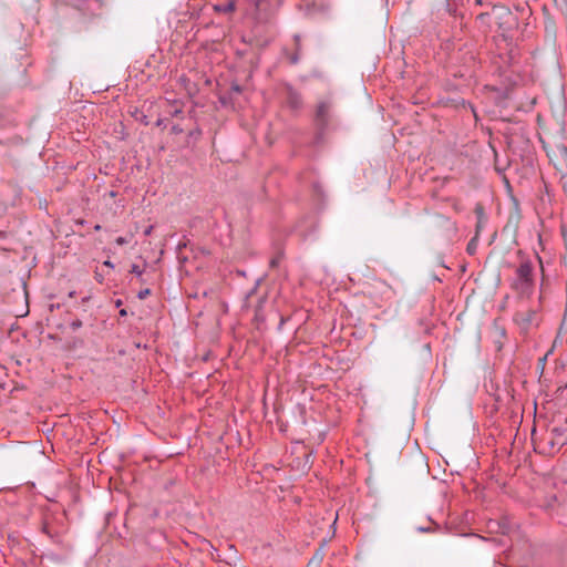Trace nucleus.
I'll use <instances>...</instances> for the list:
<instances>
[{
	"mask_svg": "<svg viewBox=\"0 0 567 567\" xmlns=\"http://www.w3.org/2000/svg\"><path fill=\"white\" fill-rule=\"evenodd\" d=\"M150 293H151V290L146 288V289H144V290H141V291L137 293V298H138V299H144V298H146Z\"/></svg>",
	"mask_w": 567,
	"mask_h": 567,
	"instance_id": "f8f14e48",
	"label": "nucleus"
},
{
	"mask_svg": "<svg viewBox=\"0 0 567 567\" xmlns=\"http://www.w3.org/2000/svg\"><path fill=\"white\" fill-rule=\"evenodd\" d=\"M131 272L136 275L138 278L143 275V270L136 264L132 265Z\"/></svg>",
	"mask_w": 567,
	"mask_h": 567,
	"instance_id": "9d476101",
	"label": "nucleus"
},
{
	"mask_svg": "<svg viewBox=\"0 0 567 567\" xmlns=\"http://www.w3.org/2000/svg\"><path fill=\"white\" fill-rule=\"evenodd\" d=\"M285 94L287 103L291 109L297 110L302 105L301 94L290 84L285 85Z\"/></svg>",
	"mask_w": 567,
	"mask_h": 567,
	"instance_id": "20e7f679",
	"label": "nucleus"
},
{
	"mask_svg": "<svg viewBox=\"0 0 567 567\" xmlns=\"http://www.w3.org/2000/svg\"><path fill=\"white\" fill-rule=\"evenodd\" d=\"M567 429L565 426H555L551 429V434L555 437H560L566 433Z\"/></svg>",
	"mask_w": 567,
	"mask_h": 567,
	"instance_id": "6e6552de",
	"label": "nucleus"
},
{
	"mask_svg": "<svg viewBox=\"0 0 567 567\" xmlns=\"http://www.w3.org/2000/svg\"><path fill=\"white\" fill-rule=\"evenodd\" d=\"M152 229H153V226L147 227V228L145 229V231H144L145 236L151 235Z\"/></svg>",
	"mask_w": 567,
	"mask_h": 567,
	"instance_id": "6ab92c4d",
	"label": "nucleus"
},
{
	"mask_svg": "<svg viewBox=\"0 0 567 567\" xmlns=\"http://www.w3.org/2000/svg\"><path fill=\"white\" fill-rule=\"evenodd\" d=\"M533 270L532 261L525 260L516 268L511 279L512 289L517 292L520 298H529L533 295L535 286Z\"/></svg>",
	"mask_w": 567,
	"mask_h": 567,
	"instance_id": "f257e3e1",
	"label": "nucleus"
},
{
	"mask_svg": "<svg viewBox=\"0 0 567 567\" xmlns=\"http://www.w3.org/2000/svg\"><path fill=\"white\" fill-rule=\"evenodd\" d=\"M565 265L567 266V257H565Z\"/></svg>",
	"mask_w": 567,
	"mask_h": 567,
	"instance_id": "bb28decb",
	"label": "nucleus"
},
{
	"mask_svg": "<svg viewBox=\"0 0 567 567\" xmlns=\"http://www.w3.org/2000/svg\"><path fill=\"white\" fill-rule=\"evenodd\" d=\"M299 59H300V58H299V53H298V52H296L295 54H292V55L290 56V62H291L292 64H297V63L299 62Z\"/></svg>",
	"mask_w": 567,
	"mask_h": 567,
	"instance_id": "4468645a",
	"label": "nucleus"
},
{
	"mask_svg": "<svg viewBox=\"0 0 567 567\" xmlns=\"http://www.w3.org/2000/svg\"><path fill=\"white\" fill-rule=\"evenodd\" d=\"M81 327H82V321H80V320H74V321L71 322V328L73 330H76V329H79Z\"/></svg>",
	"mask_w": 567,
	"mask_h": 567,
	"instance_id": "ddd939ff",
	"label": "nucleus"
},
{
	"mask_svg": "<svg viewBox=\"0 0 567 567\" xmlns=\"http://www.w3.org/2000/svg\"><path fill=\"white\" fill-rule=\"evenodd\" d=\"M104 266L110 267V268H114V264L112 261H110V260H105L104 261Z\"/></svg>",
	"mask_w": 567,
	"mask_h": 567,
	"instance_id": "a211bd4d",
	"label": "nucleus"
},
{
	"mask_svg": "<svg viewBox=\"0 0 567 567\" xmlns=\"http://www.w3.org/2000/svg\"><path fill=\"white\" fill-rule=\"evenodd\" d=\"M127 315V311L125 309L120 310V316L125 317Z\"/></svg>",
	"mask_w": 567,
	"mask_h": 567,
	"instance_id": "4be33fe9",
	"label": "nucleus"
},
{
	"mask_svg": "<svg viewBox=\"0 0 567 567\" xmlns=\"http://www.w3.org/2000/svg\"><path fill=\"white\" fill-rule=\"evenodd\" d=\"M476 1H477V3H480V4L482 3V2H481V0H476Z\"/></svg>",
	"mask_w": 567,
	"mask_h": 567,
	"instance_id": "cd10ccee",
	"label": "nucleus"
},
{
	"mask_svg": "<svg viewBox=\"0 0 567 567\" xmlns=\"http://www.w3.org/2000/svg\"><path fill=\"white\" fill-rule=\"evenodd\" d=\"M475 214L477 217L476 236H478V233L481 231L483 226L487 223V217H486L484 209L481 205H477L475 207Z\"/></svg>",
	"mask_w": 567,
	"mask_h": 567,
	"instance_id": "39448f33",
	"label": "nucleus"
},
{
	"mask_svg": "<svg viewBox=\"0 0 567 567\" xmlns=\"http://www.w3.org/2000/svg\"><path fill=\"white\" fill-rule=\"evenodd\" d=\"M323 557H324V554L322 551V549H319L315 555L313 557L310 559L308 566H315V567H318L321 561L323 560Z\"/></svg>",
	"mask_w": 567,
	"mask_h": 567,
	"instance_id": "0eeeda50",
	"label": "nucleus"
},
{
	"mask_svg": "<svg viewBox=\"0 0 567 567\" xmlns=\"http://www.w3.org/2000/svg\"><path fill=\"white\" fill-rule=\"evenodd\" d=\"M487 17H488V13H481V14L477 16V19L481 20V21H484L485 18H487Z\"/></svg>",
	"mask_w": 567,
	"mask_h": 567,
	"instance_id": "f3484780",
	"label": "nucleus"
},
{
	"mask_svg": "<svg viewBox=\"0 0 567 567\" xmlns=\"http://www.w3.org/2000/svg\"><path fill=\"white\" fill-rule=\"evenodd\" d=\"M564 188H565V190L567 192V183L565 184Z\"/></svg>",
	"mask_w": 567,
	"mask_h": 567,
	"instance_id": "393cba45",
	"label": "nucleus"
},
{
	"mask_svg": "<svg viewBox=\"0 0 567 567\" xmlns=\"http://www.w3.org/2000/svg\"><path fill=\"white\" fill-rule=\"evenodd\" d=\"M559 152H560V154L563 156V162H564L565 167L567 169V148L565 146H560L559 147Z\"/></svg>",
	"mask_w": 567,
	"mask_h": 567,
	"instance_id": "9b49d317",
	"label": "nucleus"
},
{
	"mask_svg": "<svg viewBox=\"0 0 567 567\" xmlns=\"http://www.w3.org/2000/svg\"><path fill=\"white\" fill-rule=\"evenodd\" d=\"M446 10L450 12V13H453L455 10L452 9L451 4L447 2L446 3Z\"/></svg>",
	"mask_w": 567,
	"mask_h": 567,
	"instance_id": "aec40b11",
	"label": "nucleus"
},
{
	"mask_svg": "<svg viewBox=\"0 0 567 567\" xmlns=\"http://www.w3.org/2000/svg\"><path fill=\"white\" fill-rule=\"evenodd\" d=\"M476 240H477V236L475 235L474 238H472L467 245V252L473 255L476 250Z\"/></svg>",
	"mask_w": 567,
	"mask_h": 567,
	"instance_id": "1a4fd4ad",
	"label": "nucleus"
},
{
	"mask_svg": "<svg viewBox=\"0 0 567 567\" xmlns=\"http://www.w3.org/2000/svg\"><path fill=\"white\" fill-rule=\"evenodd\" d=\"M417 532H420V533H429V532H431V528L430 527H417Z\"/></svg>",
	"mask_w": 567,
	"mask_h": 567,
	"instance_id": "dca6fc26",
	"label": "nucleus"
},
{
	"mask_svg": "<svg viewBox=\"0 0 567 567\" xmlns=\"http://www.w3.org/2000/svg\"><path fill=\"white\" fill-rule=\"evenodd\" d=\"M295 41L297 42V47L299 48V42H300V35L299 34L295 35Z\"/></svg>",
	"mask_w": 567,
	"mask_h": 567,
	"instance_id": "412c9836",
	"label": "nucleus"
},
{
	"mask_svg": "<svg viewBox=\"0 0 567 567\" xmlns=\"http://www.w3.org/2000/svg\"><path fill=\"white\" fill-rule=\"evenodd\" d=\"M565 444H567V440L561 443V445H565Z\"/></svg>",
	"mask_w": 567,
	"mask_h": 567,
	"instance_id": "a878e982",
	"label": "nucleus"
},
{
	"mask_svg": "<svg viewBox=\"0 0 567 567\" xmlns=\"http://www.w3.org/2000/svg\"><path fill=\"white\" fill-rule=\"evenodd\" d=\"M330 109L331 102L329 100H322L318 103L316 111V122L320 130H324L329 123Z\"/></svg>",
	"mask_w": 567,
	"mask_h": 567,
	"instance_id": "f03ea898",
	"label": "nucleus"
},
{
	"mask_svg": "<svg viewBox=\"0 0 567 567\" xmlns=\"http://www.w3.org/2000/svg\"><path fill=\"white\" fill-rule=\"evenodd\" d=\"M115 305H116V307H120L122 305V300L117 299Z\"/></svg>",
	"mask_w": 567,
	"mask_h": 567,
	"instance_id": "5701e85b",
	"label": "nucleus"
},
{
	"mask_svg": "<svg viewBox=\"0 0 567 567\" xmlns=\"http://www.w3.org/2000/svg\"><path fill=\"white\" fill-rule=\"evenodd\" d=\"M235 91L239 92L240 91V87L238 85L234 86L233 87Z\"/></svg>",
	"mask_w": 567,
	"mask_h": 567,
	"instance_id": "b1692460",
	"label": "nucleus"
},
{
	"mask_svg": "<svg viewBox=\"0 0 567 567\" xmlns=\"http://www.w3.org/2000/svg\"><path fill=\"white\" fill-rule=\"evenodd\" d=\"M516 321L524 328L527 329L528 327L537 323V310L529 309L527 311H519L516 313Z\"/></svg>",
	"mask_w": 567,
	"mask_h": 567,
	"instance_id": "7ed1b4c3",
	"label": "nucleus"
},
{
	"mask_svg": "<svg viewBox=\"0 0 567 567\" xmlns=\"http://www.w3.org/2000/svg\"><path fill=\"white\" fill-rule=\"evenodd\" d=\"M115 243L120 246L127 244V239L125 237H117Z\"/></svg>",
	"mask_w": 567,
	"mask_h": 567,
	"instance_id": "2eb2a0df",
	"label": "nucleus"
},
{
	"mask_svg": "<svg viewBox=\"0 0 567 567\" xmlns=\"http://www.w3.org/2000/svg\"><path fill=\"white\" fill-rule=\"evenodd\" d=\"M215 11L223 12V13H229L235 10V2L234 1H227L224 3L216 4L214 7Z\"/></svg>",
	"mask_w": 567,
	"mask_h": 567,
	"instance_id": "423d86ee",
	"label": "nucleus"
}]
</instances>
